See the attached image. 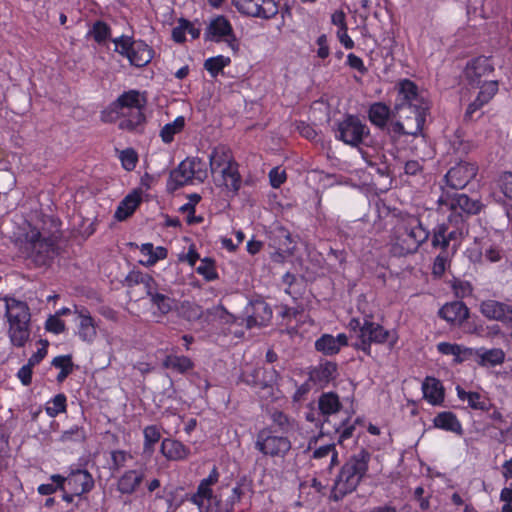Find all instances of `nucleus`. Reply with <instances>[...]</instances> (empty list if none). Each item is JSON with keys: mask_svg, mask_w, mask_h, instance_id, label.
<instances>
[{"mask_svg": "<svg viewBox=\"0 0 512 512\" xmlns=\"http://www.w3.org/2000/svg\"><path fill=\"white\" fill-rule=\"evenodd\" d=\"M370 460L371 453L366 448H361L348 458L334 482L333 494L335 499H342L356 490L368 472Z\"/></svg>", "mask_w": 512, "mask_h": 512, "instance_id": "obj_1", "label": "nucleus"}, {"mask_svg": "<svg viewBox=\"0 0 512 512\" xmlns=\"http://www.w3.org/2000/svg\"><path fill=\"white\" fill-rule=\"evenodd\" d=\"M428 236V231L417 217L406 215L394 228L391 240L392 251L398 256L414 253L428 239Z\"/></svg>", "mask_w": 512, "mask_h": 512, "instance_id": "obj_2", "label": "nucleus"}, {"mask_svg": "<svg viewBox=\"0 0 512 512\" xmlns=\"http://www.w3.org/2000/svg\"><path fill=\"white\" fill-rule=\"evenodd\" d=\"M144 94L130 90L122 94L114 103V109L120 116L119 127L125 130H135L145 121L143 110L146 105Z\"/></svg>", "mask_w": 512, "mask_h": 512, "instance_id": "obj_3", "label": "nucleus"}, {"mask_svg": "<svg viewBox=\"0 0 512 512\" xmlns=\"http://www.w3.org/2000/svg\"><path fill=\"white\" fill-rule=\"evenodd\" d=\"M356 337L351 346L363 352L365 356L372 357L371 345L389 343V347L393 348L398 341L396 332L385 329L379 322H363L362 326L353 328Z\"/></svg>", "mask_w": 512, "mask_h": 512, "instance_id": "obj_4", "label": "nucleus"}, {"mask_svg": "<svg viewBox=\"0 0 512 512\" xmlns=\"http://www.w3.org/2000/svg\"><path fill=\"white\" fill-rule=\"evenodd\" d=\"M397 97L395 101V110L402 117V113L411 110L416 116L420 114L426 118L429 109L428 102L425 97L418 92L417 86L410 80L404 79L397 85Z\"/></svg>", "mask_w": 512, "mask_h": 512, "instance_id": "obj_5", "label": "nucleus"}, {"mask_svg": "<svg viewBox=\"0 0 512 512\" xmlns=\"http://www.w3.org/2000/svg\"><path fill=\"white\" fill-rule=\"evenodd\" d=\"M464 254L472 264L482 265L500 261L503 251L497 240L485 234L475 237L473 242L465 249Z\"/></svg>", "mask_w": 512, "mask_h": 512, "instance_id": "obj_6", "label": "nucleus"}, {"mask_svg": "<svg viewBox=\"0 0 512 512\" xmlns=\"http://www.w3.org/2000/svg\"><path fill=\"white\" fill-rule=\"evenodd\" d=\"M292 448L286 435H278L273 427L261 429L256 435L255 449L270 458L284 459Z\"/></svg>", "mask_w": 512, "mask_h": 512, "instance_id": "obj_7", "label": "nucleus"}, {"mask_svg": "<svg viewBox=\"0 0 512 512\" xmlns=\"http://www.w3.org/2000/svg\"><path fill=\"white\" fill-rule=\"evenodd\" d=\"M115 51L125 56L136 67H143L151 62L154 52L145 42L120 36L113 40Z\"/></svg>", "mask_w": 512, "mask_h": 512, "instance_id": "obj_8", "label": "nucleus"}, {"mask_svg": "<svg viewBox=\"0 0 512 512\" xmlns=\"http://www.w3.org/2000/svg\"><path fill=\"white\" fill-rule=\"evenodd\" d=\"M368 126L357 116L348 115L337 124L336 139L352 147H358L369 136Z\"/></svg>", "mask_w": 512, "mask_h": 512, "instance_id": "obj_9", "label": "nucleus"}, {"mask_svg": "<svg viewBox=\"0 0 512 512\" xmlns=\"http://www.w3.org/2000/svg\"><path fill=\"white\" fill-rule=\"evenodd\" d=\"M251 489L250 482L246 477H242L236 481L233 487H222L221 492L217 495L214 509L211 512H233L234 506L240 502L247 491Z\"/></svg>", "mask_w": 512, "mask_h": 512, "instance_id": "obj_10", "label": "nucleus"}, {"mask_svg": "<svg viewBox=\"0 0 512 512\" xmlns=\"http://www.w3.org/2000/svg\"><path fill=\"white\" fill-rule=\"evenodd\" d=\"M205 37L207 40L225 42L234 51L238 49L233 27L223 15H218L210 20L205 31Z\"/></svg>", "mask_w": 512, "mask_h": 512, "instance_id": "obj_11", "label": "nucleus"}, {"mask_svg": "<svg viewBox=\"0 0 512 512\" xmlns=\"http://www.w3.org/2000/svg\"><path fill=\"white\" fill-rule=\"evenodd\" d=\"M219 480V472L216 467H213L209 475L202 479L198 484L197 490L190 497V501L197 505L200 510L206 509L211 512L212 504H216L217 495L213 494L212 487Z\"/></svg>", "mask_w": 512, "mask_h": 512, "instance_id": "obj_12", "label": "nucleus"}, {"mask_svg": "<svg viewBox=\"0 0 512 512\" xmlns=\"http://www.w3.org/2000/svg\"><path fill=\"white\" fill-rule=\"evenodd\" d=\"M237 11L243 15L270 19L278 13L275 0H232Z\"/></svg>", "mask_w": 512, "mask_h": 512, "instance_id": "obj_13", "label": "nucleus"}, {"mask_svg": "<svg viewBox=\"0 0 512 512\" xmlns=\"http://www.w3.org/2000/svg\"><path fill=\"white\" fill-rule=\"evenodd\" d=\"M63 479L64 488L67 486L77 496L89 493L95 486L92 474L88 470L75 465L69 467V472L66 476L63 475Z\"/></svg>", "mask_w": 512, "mask_h": 512, "instance_id": "obj_14", "label": "nucleus"}, {"mask_svg": "<svg viewBox=\"0 0 512 512\" xmlns=\"http://www.w3.org/2000/svg\"><path fill=\"white\" fill-rule=\"evenodd\" d=\"M308 379L319 389H324L336 380L338 365L330 360H321L317 365L308 369Z\"/></svg>", "mask_w": 512, "mask_h": 512, "instance_id": "obj_15", "label": "nucleus"}, {"mask_svg": "<svg viewBox=\"0 0 512 512\" xmlns=\"http://www.w3.org/2000/svg\"><path fill=\"white\" fill-rule=\"evenodd\" d=\"M146 467L139 464L133 469L125 470L117 479V491L122 495L134 494L142 485L146 476Z\"/></svg>", "mask_w": 512, "mask_h": 512, "instance_id": "obj_16", "label": "nucleus"}, {"mask_svg": "<svg viewBox=\"0 0 512 512\" xmlns=\"http://www.w3.org/2000/svg\"><path fill=\"white\" fill-rule=\"evenodd\" d=\"M477 174V167L473 163L461 162L452 167L446 174L447 184L454 189L464 188Z\"/></svg>", "mask_w": 512, "mask_h": 512, "instance_id": "obj_17", "label": "nucleus"}, {"mask_svg": "<svg viewBox=\"0 0 512 512\" xmlns=\"http://www.w3.org/2000/svg\"><path fill=\"white\" fill-rule=\"evenodd\" d=\"M494 70L490 58L480 56L470 60L464 70L465 79L471 86L479 85L484 77L488 76Z\"/></svg>", "mask_w": 512, "mask_h": 512, "instance_id": "obj_18", "label": "nucleus"}, {"mask_svg": "<svg viewBox=\"0 0 512 512\" xmlns=\"http://www.w3.org/2000/svg\"><path fill=\"white\" fill-rule=\"evenodd\" d=\"M278 378L279 373L274 368L265 369L264 367H257L250 373L243 374V380L247 385L260 389L272 387Z\"/></svg>", "mask_w": 512, "mask_h": 512, "instance_id": "obj_19", "label": "nucleus"}, {"mask_svg": "<svg viewBox=\"0 0 512 512\" xmlns=\"http://www.w3.org/2000/svg\"><path fill=\"white\" fill-rule=\"evenodd\" d=\"M215 185L224 187L230 191H237L241 179L235 162L211 172Z\"/></svg>", "mask_w": 512, "mask_h": 512, "instance_id": "obj_20", "label": "nucleus"}, {"mask_svg": "<svg viewBox=\"0 0 512 512\" xmlns=\"http://www.w3.org/2000/svg\"><path fill=\"white\" fill-rule=\"evenodd\" d=\"M348 344V337L345 333H339L337 336L323 334L315 341L314 347L317 352L325 356H333Z\"/></svg>", "mask_w": 512, "mask_h": 512, "instance_id": "obj_21", "label": "nucleus"}, {"mask_svg": "<svg viewBox=\"0 0 512 512\" xmlns=\"http://www.w3.org/2000/svg\"><path fill=\"white\" fill-rule=\"evenodd\" d=\"M474 86L479 88V92L476 99L469 104L465 114L466 118H472L473 114L486 105L498 91V82L494 80H485Z\"/></svg>", "mask_w": 512, "mask_h": 512, "instance_id": "obj_22", "label": "nucleus"}, {"mask_svg": "<svg viewBox=\"0 0 512 512\" xmlns=\"http://www.w3.org/2000/svg\"><path fill=\"white\" fill-rule=\"evenodd\" d=\"M317 406L323 422H329L330 416L340 412L343 407L339 395L333 391L323 392L318 398Z\"/></svg>", "mask_w": 512, "mask_h": 512, "instance_id": "obj_23", "label": "nucleus"}, {"mask_svg": "<svg viewBox=\"0 0 512 512\" xmlns=\"http://www.w3.org/2000/svg\"><path fill=\"white\" fill-rule=\"evenodd\" d=\"M425 119L420 115L417 114L414 115V122L413 125H409V121L403 120V121H396L387 123V131L392 137H397L400 135H411V136H417L421 133L423 125H424Z\"/></svg>", "mask_w": 512, "mask_h": 512, "instance_id": "obj_24", "label": "nucleus"}, {"mask_svg": "<svg viewBox=\"0 0 512 512\" xmlns=\"http://www.w3.org/2000/svg\"><path fill=\"white\" fill-rule=\"evenodd\" d=\"M481 312L489 320H512V303L484 301L481 304Z\"/></svg>", "mask_w": 512, "mask_h": 512, "instance_id": "obj_25", "label": "nucleus"}, {"mask_svg": "<svg viewBox=\"0 0 512 512\" xmlns=\"http://www.w3.org/2000/svg\"><path fill=\"white\" fill-rule=\"evenodd\" d=\"M433 427L462 436L464 431L461 421L452 411H441L432 420Z\"/></svg>", "mask_w": 512, "mask_h": 512, "instance_id": "obj_26", "label": "nucleus"}, {"mask_svg": "<svg viewBox=\"0 0 512 512\" xmlns=\"http://www.w3.org/2000/svg\"><path fill=\"white\" fill-rule=\"evenodd\" d=\"M424 399L433 406L442 405L445 398L444 387L440 380L427 376L422 383Z\"/></svg>", "mask_w": 512, "mask_h": 512, "instance_id": "obj_27", "label": "nucleus"}, {"mask_svg": "<svg viewBox=\"0 0 512 512\" xmlns=\"http://www.w3.org/2000/svg\"><path fill=\"white\" fill-rule=\"evenodd\" d=\"M456 393L457 397L461 401H466L468 404V407L473 410H479L487 412L489 411L493 404L491 403L490 399L479 392L474 391H466L464 388H462L460 385L456 386Z\"/></svg>", "mask_w": 512, "mask_h": 512, "instance_id": "obj_28", "label": "nucleus"}, {"mask_svg": "<svg viewBox=\"0 0 512 512\" xmlns=\"http://www.w3.org/2000/svg\"><path fill=\"white\" fill-rule=\"evenodd\" d=\"M473 356L481 367H495L505 361V352L501 348L486 349L481 347L473 349Z\"/></svg>", "mask_w": 512, "mask_h": 512, "instance_id": "obj_29", "label": "nucleus"}, {"mask_svg": "<svg viewBox=\"0 0 512 512\" xmlns=\"http://www.w3.org/2000/svg\"><path fill=\"white\" fill-rule=\"evenodd\" d=\"M30 240L32 244V251L36 253L35 261L39 264H47L48 260L54 254L52 241L43 239L38 232L32 233Z\"/></svg>", "mask_w": 512, "mask_h": 512, "instance_id": "obj_30", "label": "nucleus"}, {"mask_svg": "<svg viewBox=\"0 0 512 512\" xmlns=\"http://www.w3.org/2000/svg\"><path fill=\"white\" fill-rule=\"evenodd\" d=\"M0 305L6 310L7 320H27L29 318V309L25 302L6 297L0 299Z\"/></svg>", "mask_w": 512, "mask_h": 512, "instance_id": "obj_31", "label": "nucleus"}, {"mask_svg": "<svg viewBox=\"0 0 512 512\" xmlns=\"http://www.w3.org/2000/svg\"><path fill=\"white\" fill-rule=\"evenodd\" d=\"M142 201V192L133 190L118 205L115 211V218L123 221L130 217Z\"/></svg>", "mask_w": 512, "mask_h": 512, "instance_id": "obj_32", "label": "nucleus"}, {"mask_svg": "<svg viewBox=\"0 0 512 512\" xmlns=\"http://www.w3.org/2000/svg\"><path fill=\"white\" fill-rule=\"evenodd\" d=\"M437 350L442 355L454 356V364H461L473 356L472 348L463 347L456 343L440 342L437 344Z\"/></svg>", "mask_w": 512, "mask_h": 512, "instance_id": "obj_33", "label": "nucleus"}, {"mask_svg": "<svg viewBox=\"0 0 512 512\" xmlns=\"http://www.w3.org/2000/svg\"><path fill=\"white\" fill-rule=\"evenodd\" d=\"M30 322H9V338L13 346L22 348L30 340Z\"/></svg>", "mask_w": 512, "mask_h": 512, "instance_id": "obj_34", "label": "nucleus"}, {"mask_svg": "<svg viewBox=\"0 0 512 512\" xmlns=\"http://www.w3.org/2000/svg\"><path fill=\"white\" fill-rule=\"evenodd\" d=\"M161 453L168 460H183L189 454V448L186 447L182 442L170 438H165L161 443Z\"/></svg>", "mask_w": 512, "mask_h": 512, "instance_id": "obj_35", "label": "nucleus"}, {"mask_svg": "<svg viewBox=\"0 0 512 512\" xmlns=\"http://www.w3.org/2000/svg\"><path fill=\"white\" fill-rule=\"evenodd\" d=\"M162 366L179 374H185L194 368V363L187 356L169 354L163 359Z\"/></svg>", "mask_w": 512, "mask_h": 512, "instance_id": "obj_36", "label": "nucleus"}, {"mask_svg": "<svg viewBox=\"0 0 512 512\" xmlns=\"http://www.w3.org/2000/svg\"><path fill=\"white\" fill-rule=\"evenodd\" d=\"M443 320H466L469 310L463 302L454 301L445 304L439 311Z\"/></svg>", "mask_w": 512, "mask_h": 512, "instance_id": "obj_37", "label": "nucleus"}, {"mask_svg": "<svg viewBox=\"0 0 512 512\" xmlns=\"http://www.w3.org/2000/svg\"><path fill=\"white\" fill-rule=\"evenodd\" d=\"M140 253L146 257V260H141L140 263L144 266L150 267L158 261L167 257V249L162 246L154 247L151 243H144L139 247Z\"/></svg>", "mask_w": 512, "mask_h": 512, "instance_id": "obj_38", "label": "nucleus"}, {"mask_svg": "<svg viewBox=\"0 0 512 512\" xmlns=\"http://www.w3.org/2000/svg\"><path fill=\"white\" fill-rule=\"evenodd\" d=\"M191 162L189 158L182 161L179 166L171 173L170 180L175 185V187L184 186L191 181L193 178V166H191Z\"/></svg>", "mask_w": 512, "mask_h": 512, "instance_id": "obj_39", "label": "nucleus"}, {"mask_svg": "<svg viewBox=\"0 0 512 512\" xmlns=\"http://www.w3.org/2000/svg\"><path fill=\"white\" fill-rule=\"evenodd\" d=\"M451 208L466 214H477L480 212L482 204L478 200L469 198L466 194H458L452 199Z\"/></svg>", "mask_w": 512, "mask_h": 512, "instance_id": "obj_40", "label": "nucleus"}, {"mask_svg": "<svg viewBox=\"0 0 512 512\" xmlns=\"http://www.w3.org/2000/svg\"><path fill=\"white\" fill-rule=\"evenodd\" d=\"M209 162H210V170L211 172L221 168L225 167L226 165H229L233 162L231 151L229 148L225 146H218L215 147L212 151V153L209 156Z\"/></svg>", "mask_w": 512, "mask_h": 512, "instance_id": "obj_41", "label": "nucleus"}, {"mask_svg": "<svg viewBox=\"0 0 512 512\" xmlns=\"http://www.w3.org/2000/svg\"><path fill=\"white\" fill-rule=\"evenodd\" d=\"M186 120L184 116L176 117L172 122L165 124L160 130V138L165 144L174 141L176 135L181 133L185 127Z\"/></svg>", "mask_w": 512, "mask_h": 512, "instance_id": "obj_42", "label": "nucleus"}, {"mask_svg": "<svg viewBox=\"0 0 512 512\" xmlns=\"http://www.w3.org/2000/svg\"><path fill=\"white\" fill-rule=\"evenodd\" d=\"M368 117L373 125L379 128H384L386 127L390 117V108L380 102L374 103L369 108Z\"/></svg>", "mask_w": 512, "mask_h": 512, "instance_id": "obj_43", "label": "nucleus"}, {"mask_svg": "<svg viewBox=\"0 0 512 512\" xmlns=\"http://www.w3.org/2000/svg\"><path fill=\"white\" fill-rule=\"evenodd\" d=\"M273 429L278 428L282 435L288 434L294 430L295 421L283 411L274 409L270 412Z\"/></svg>", "mask_w": 512, "mask_h": 512, "instance_id": "obj_44", "label": "nucleus"}, {"mask_svg": "<svg viewBox=\"0 0 512 512\" xmlns=\"http://www.w3.org/2000/svg\"><path fill=\"white\" fill-rule=\"evenodd\" d=\"M51 365L57 369H60L56 380L58 383H62L66 380V378L73 372L74 363L72 359V355H59L52 359Z\"/></svg>", "mask_w": 512, "mask_h": 512, "instance_id": "obj_45", "label": "nucleus"}, {"mask_svg": "<svg viewBox=\"0 0 512 512\" xmlns=\"http://www.w3.org/2000/svg\"><path fill=\"white\" fill-rule=\"evenodd\" d=\"M143 452L151 455L155 451V445L161 438L160 428L157 425H148L143 429Z\"/></svg>", "mask_w": 512, "mask_h": 512, "instance_id": "obj_46", "label": "nucleus"}, {"mask_svg": "<svg viewBox=\"0 0 512 512\" xmlns=\"http://www.w3.org/2000/svg\"><path fill=\"white\" fill-rule=\"evenodd\" d=\"M351 417L347 416L341 420L340 423L335 426V432L338 434V443L343 444L346 440L350 439L356 429V424L360 423V419L357 418L351 423Z\"/></svg>", "mask_w": 512, "mask_h": 512, "instance_id": "obj_47", "label": "nucleus"}, {"mask_svg": "<svg viewBox=\"0 0 512 512\" xmlns=\"http://www.w3.org/2000/svg\"><path fill=\"white\" fill-rule=\"evenodd\" d=\"M49 479L51 483L40 484L37 487L38 494L42 496H50L57 491H64V479L61 474H52Z\"/></svg>", "mask_w": 512, "mask_h": 512, "instance_id": "obj_48", "label": "nucleus"}, {"mask_svg": "<svg viewBox=\"0 0 512 512\" xmlns=\"http://www.w3.org/2000/svg\"><path fill=\"white\" fill-rule=\"evenodd\" d=\"M46 414L49 417H56L67 411V397L64 393L55 395L45 407Z\"/></svg>", "mask_w": 512, "mask_h": 512, "instance_id": "obj_49", "label": "nucleus"}, {"mask_svg": "<svg viewBox=\"0 0 512 512\" xmlns=\"http://www.w3.org/2000/svg\"><path fill=\"white\" fill-rule=\"evenodd\" d=\"M231 60L227 56L218 55L205 60L204 68L211 74L217 76L222 70L230 64Z\"/></svg>", "mask_w": 512, "mask_h": 512, "instance_id": "obj_50", "label": "nucleus"}, {"mask_svg": "<svg viewBox=\"0 0 512 512\" xmlns=\"http://www.w3.org/2000/svg\"><path fill=\"white\" fill-rule=\"evenodd\" d=\"M331 457L330 466H334L338 463V452L336 450L335 444H326L319 446L314 449L311 458L320 460L323 458Z\"/></svg>", "mask_w": 512, "mask_h": 512, "instance_id": "obj_51", "label": "nucleus"}, {"mask_svg": "<svg viewBox=\"0 0 512 512\" xmlns=\"http://www.w3.org/2000/svg\"><path fill=\"white\" fill-rule=\"evenodd\" d=\"M118 158L121 162L122 167L126 171H132L135 169L138 163V155L132 148H127L119 152Z\"/></svg>", "mask_w": 512, "mask_h": 512, "instance_id": "obj_52", "label": "nucleus"}, {"mask_svg": "<svg viewBox=\"0 0 512 512\" xmlns=\"http://www.w3.org/2000/svg\"><path fill=\"white\" fill-rule=\"evenodd\" d=\"M86 438V433L83 427L78 425H73L68 430L62 432L60 436L61 442H80L84 441Z\"/></svg>", "mask_w": 512, "mask_h": 512, "instance_id": "obj_53", "label": "nucleus"}, {"mask_svg": "<svg viewBox=\"0 0 512 512\" xmlns=\"http://www.w3.org/2000/svg\"><path fill=\"white\" fill-rule=\"evenodd\" d=\"M133 459L131 453L125 450H113L111 452V469L119 471L126 466L128 460Z\"/></svg>", "mask_w": 512, "mask_h": 512, "instance_id": "obj_54", "label": "nucleus"}, {"mask_svg": "<svg viewBox=\"0 0 512 512\" xmlns=\"http://www.w3.org/2000/svg\"><path fill=\"white\" fill-rule=\"evenodd\" d=\"M230 324L229 330L234 333L237 338H242L244 336V330L251 329L253 327H266V322H228Z\"/></svg>", "mask_w": 512, "mask_h": 512, "instance_id": "obj_55", "label": "nucleus"}, {"mask_svg": "<svg viewBox=\"0 0 512 512\" xmlns=\"http://www.w3.org/2000/svg\"><path fill=\"white\" fill-rule=\"evenodd\" d=\"M128 279L131 281H134L135 283L142 284L145 287L147 294L151 298L153 295L158 294L157 292L154 291L155 282L151 276L144 275L141 273H135V274H131L128 277Z\"/></svg>", "mask_w": 512, "mask_h": 512, "instance_id": "obj_56", "label": "nucleus"}, {"mask_svg": "<svg viewBox=\"0 0 512 512\" xmlns=\"http://www.w3.org/2000/svg\"><path fill=\"white\" fill-rule=\"evenodd\" d=\"M78 335L83 341L92 342L97 335L96 322H80Z\"/></svg>", "mask_w": 512, "mask_h": 512, "instance_id": "obj_57", "label": "nucleus"}, {"mask_svg": "<svg viewBox=\"0 0 512 512\" xmlns=\"http://www.w3.org/2000/svg\"><path fill=\"white\" fill-rule=\"evenodd\" d=\"M191 166H193V178L199 182H203L208 176L206 163L199 158H189Z\"/></svg>", "mask_w": 512, "mask_h": 512, "instance_id": "obj_58", "label": "nucleus"}, {"mask_svg": "<svg viewBox=\"0 0 512 512\" xmlns=\"http://www.w3.org/2000/svg\"><path fill=\"white\" fill-rule=\"evenodd\" d=\"M151 301L162 314L168 313L175 305L173 299L160 293L153 295Z\"/></svg>", "mask_w": 512, "mask_h": 512, "instance_id": "obj_59", "label": "nucleus"}, {"mask_svg": "<svg viewBox=\"0 0 512 512\" xmlns=\"http://www.w3.org/2000/svg\"><path fill=\"white\" fill-rule=\"evenodd\" d=\"M197 273L202 275L206 280L211 281L217 278V272L212 260L205 258L201 261L196 269Z\"/></svg>", "mask_w": 512, "mask_h": 512, "instance_id": "obj_60", "label": "nucleus"}, {"mask_svg": "<svg viewBox=\"0 0 512 512\" xmlns=\"http://www.w3.org/2000/svg\"><path fill=\"white\" fill-rule=\"evenodd\" d=\"M90 34L96 42L102 43L109 38L110 29L107 24L99 21L93 25Z\"/></svg>", "mask_w": 512, "mask_h": 512, "instance_id": "obj_61", "label": "nucleus"}, {"mask_svg": "<svg viewBox=\"0 0 512 512\" xmlns=\"http://www.w3.org/2000/svg\"><path fill=\"white\" fill-rule=\"evenodd\" d=\"M452 289L456 297L465 298L472 294V285L470 282L460 279H455L452 283Z\"/></svg>", "mask_w": 512, "mask_h": 512, "instance_id": "obj_62", "label": "nucleus"}, {"mask_svg": "<svg viewBox=\"0 0 512 512\" xmlns=\"http://www.w3.org/2000/svg\"><path fill=\"white\" fill-rule=\"evenodd\" d=\"M155 512H170L173 505L172 495H156L153 500Z\"/></svg>", "mask_w": 512, "mask_h": 512, "instance_id": "obj_63", "label": "nucleus"}, {"mask_svg": "<svg viewBox=\"0 0 512 512\" xmlns=\"http://www.w3.org/2000/svg\"><path fill=\"white\" fill-rule=\"evenodd\" d=\"M499 186L504 196L512 201V173H504L499 180Z\"/></svg>", "mask_w": 512, "mask_h": 512, "instance_id": "obj_64", "label": "nucleus"}]
</instances>
